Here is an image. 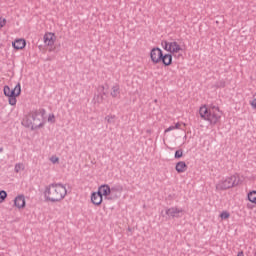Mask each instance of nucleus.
Masks as SVG:
<instances>
[{
    "label": "nucleus",
    "mask_w": 256,
    "mask_h": 256,
    "mask_svg": "<svg viewBox=\"0 0 256 256\" xmlns=\"http://www.w3.org/2000/svg\"><path fill=\"white\" fill-rule=\"evenodd\" d=\"M67 197V188L61 183H51L45 187L44 198L50 203H59Z\"/></svg>",
    "instance_id": "f257e3e1"
},
{
    "label": "nucleus",
    "mask_w": 256,
    "mask_h": 256,
    "mask_svg": "<svg viewBox=\"0 0 256 256\" xmlns=\"http://www.w3.org/2000/svg\"><path fill=\"white\" fill-rule=\"evenodd\" d=\"M201 119L204 121H209L210 125H217L219 121H221V115L223 113L219 110V107L213 106L211 108H207V106H202L199 109Z\"/></svg>",
    "instance_id": "f03ea898"
},
{
    "label": "nucleus",
    "mask_w": 256,
    "mask_h": 256,
    "mask_svg": "<svg viewBox=\"0 0 256 256\" xmlns=\"http://www.w3.org/2000/svg\"><path fill=\"white\" fill-rule=\"evenodd\" d=\"M3 91H4L5 97H8L9 105H12V106L17 105V97L21 95V84L18 83L12 90L8 85H6L4 86Z\"/></svg>",
    "instance_id": "7ed1b4c3"
},
{
    "label": "nucleus",
    "mask_w": 256,
    "mask_h": 256,
    "mask_svg": "<svg viewBox=\"0 0 256 256\" xmlns=\"http://www.w3.org/2000/svg\"><path fill=\"white\" fill-rule=\"evenodd\" d=\"M241 179H239V176L232 175L230 177H227L225 180H222L216 185V189L218 191H226V189H231L232 187H237L239 185Z\"/></svg>",
    "instance_id": "20e7f679"
},
{
    "label": "nucleus",
    "mask_w": 256,
    "mask_h": 256,
    "mask_svg": "<svg viewBox=\"0 0 256 256\" xmlns=\"http://www.w3.org/2000/svg\"><path fill=\"white\" fill-rule=\"evenodd\" d=\"M47 111L44 108H40L38 110H32L30 112V116H32V121L36 127V129H41L43 125H45V122L43 119L45 118V114Z\"/></svg>",
    "instance_id": "39448f33"
},
{
    "label": "nucleus",
    "mask_w": 256,
    "mask_h": 256,
    "mask_svg": "<svg viewBox=\"0 0 256 256\" xmlns=\"http://www.w3.org/2000/svg\"><path fill=\"white\" fill-rule=\"evenodd\" d=\"M150 57L153 63H161V60L163 59V50L159 47L153 48L150 52Z\"/></svg>",
    "instance_id": "423d86ee"
},
{
    "label": "nucleus",
    "mask_w": 256,
    "mask_h": 256,
    "mask_svg": "<svg viewBox=\"0 0 256 256\" xmlns=\"http://www.w3.org/2000/svg\"><path fill=\"white\" fill-rule=\"evenodd\" d=\"M22 125L27 129H31L32 131H35V129H37L35 123L33 122V116H31V114H28L23 118Z\"/></svg>",
    "instance_id": "0eeeda50"
},
{
    "label": "nucleus",
    "mask_w": 256,
    "mask_h": 256,
    "mask_svg": "<svg viewBox=\"0 0 256 256\" xmlns=\"http://www.w3.org/2000/svg\"><path fill=\"white\" fill-rule=\"evenodd\" d=\"M101 197H107L108 199H111V197H109V195H111V187L109 186V184H102L97 191Z\"/></svg>",
    "instance_id": "6e6552de"
},
{
    "label": "nucleus",
    "mask_w": 256,
    "mask_h": 256,
    "mask_svg": "<svg viewBox=\"0 0 256 256\" xmlns=\"http://www.w3.org/2000/svg\"><path fill=\"white\" fill-rule=\"evenodd\" d=\"M179 213H183V208L171 207L166 209V215H168V217H172L173 219H175V217H181L179 216Z\"/></svg>",
    "instance_id": "1a4fd4ad"
},
{
    "label": "nucleus",
    "mask_w": 256,
    "mask_h": 256,
    "mask_svg": "<svg viewBox=\"0 0 256 256\" xmlns=\"http://www.w3.org/2000/svg\"><path fill=\"white\" fill-rule=\"evenodd\" d=\"M44 43L45 45H48V47H53V45H55V34L46 33L44 35Z\"/></svg>",
    "instance_id": "9d476101"
},
{
    "label": "nucleus",
    "mask_w": 256,
    "mask_h": 256,
    "mask_svg": "<svg viewBox=\"0 0 256 256\" xmlns=\"http://www.w3.org/2000/svg\"><path fill=\"white\" fill-rule=\"evenodd\" d=\"M26 45H27V42L25 41V39H16L14 42H12V47L16 49V51L25 49Z\"/></svg>",
    "instance_id": "9b49d317"
},
{
    "label": "nucleus",
    "mask_w": 256,
    "mask_h": 256,
    "mask_svg": "<svg viewBox=\"0 0 256 256\" xmlns=\"http://www.w3.org/2000/svg\"><path fill=\"white\" fill-rule=\"evenodd\" d=\"M91 201L93 205L99 206L101 203H103V196H101V194L98 192H93L91 194Z\"/></svg>",
    "instance_id": "f8f14e48"
},
{
    "label": "nucleus",
    "mask_w": 256,
    "mask_h": 256,
    "mask_svg": "<svg viewBox=\"0 0 256 256\" xmlns=\"http://www.w3.org/2000/svg\"><path fill=\"white\" fill-rule=\"evenodd\" d=\"M14 205L18 209H23L25 208V196L24 195H19L14 199Z\"/></svg>",
    "instance_id": "ddd939ff"
},
{
    "label": "nucleus",
    "mask_w": 256,
    "mask_h": 256,
    "mask_svg": "<svg viewBox=\"0 0 256 256\" xmlns=\"http://www.w3.org/2000/svg\"><path fill=\"white\" fill-rule=\"evenodd\" d=\"M111 89L112 91L110 92V95L113 97V99L121 97V86H119V84H115Z\"/></svg>",
    "instance_id": "4468645a"
},
{
    "label": "nucleus",
    "mask_w": 256,
    "mask_h": 256,
    "mask_svg": "<svg viewBox=\"0 0 256 256\" xmlns=\"http://www.w3.org/2000/svg\"><path fill=\"white\" fill-rule=\"evenodd\" d=\"M187 169L188 166L187 163H185V161H180L176 163L175 170L177 171V173H185Z\"/></svg>",
    "instance_id": "2eb2a0df"
},
{
    "label": "nucleus",
    "mask_w": 256,
    "mask_h": 256,
    "mask_svg": "<svg viewBox=\"0 0 256 256\" xmlns=\"http://www.w3.org/2000/svg\"><path fill=\"white\" fill-rule=\"evenodd\" d=\"M161 62L163 63V65H165V67H169V65H171V63H173V55L163 54Z\"/></svg>",
    "instance_id": "dca6fc26"
},
{
    "label": "nucleus",
    "mask_w": 256,
    "mask_h": 256,
    "mask_svg": "<svg viewBox=\"0 0 256 256\" xmlns=\"http://www.w3.org/2000/svg\"><path fill=\"white\" fill-rule=\"evenodd\" d=\"M170 53H179V51H181V46L179 45V43L177 42H170Z\"/></svg>",
    "instance_id": "f3484780"
},
{
    "label": "nucleus",
    "mask_w": 256,
    "mask_h": 256,
    "mask_svg": "<svg viewBox=\"0 0 256 256\" xmlns=\"http://www.w3.org/2000/svg\"><path fill=\"white\" fill-rule=\"evenodd\" d=\"M111 193H123V185L116 184L110 188Z\"/></svg>",
    "instance_id": "a211bd4d"
},
{
    "label": "nucleus",
    "mask_w": 256,
    "mask_h": 256,
    "mask_svg": "<svg viewBox=\"0 0 256 256\" xmlns=\"http://www.w3.org/2000/svg\"><path fill=\"white\" fill-rule=\"evenodd\" d=\"M248 201H250V203H254L256 205V191L255 190L248 193Z\"/></svg>",
    "instance_id": "6ab92c4d"
},
{
    "label": "nucleus",
    "mask_w": 256,
    "mask_h": 256,
    "mask_svg": "<svg viewBox=\"0 0 256 256\" xmlns=\"http://www.w3.org/2000/svg\"><path fill=\"white\" fill-rule=\"evenodd\" d=\"M115 119H116L115 115H108L105 117V121H107L109 125H115Z\"/></svg>",
    "instance_id": "aec40b11"
},
{
    "label": "nucleus",
    "mask_w": 256,
    "mask_h": 256,
    "mask_svg": "<svg viewBox=\"0 0 256 256\" xmlns=\"http://www.w3.org/2000/svg\"><path fill=\"white\" fill-rule=\"evenodd\" d=\"M104 96L105 95H103V94H98V95L94 96V101H96V103L101 104V103H103V101H105Z\"/></svg>",
    "instance_id": "412c9836"
},
{
    "label": "nucleus",
    "mask_w": 256,
    "mask_h": 256,
    "mask_svg": "<svg viewBox=\"0 0 256 256\" xmlns=\"http://www.w3.org/2000/svg\"><path fill=\"white\" fill-rule=\"evenodd\" d=\"M23 169H25V167L23 166V163L15 164V168H14L15 173H20L21 171H23Z\"/></svg>",
    "instance_id": "4be33fe9"
},
{
    "label": "nucleus",
    "mask_w": 256,
    "mask_h": 256,
    "mask_svg": "<svg viewBox=\"0 0 256 256\" xmlns=\"http://www.w3.org/2000/svg\"><path fill=\"white\" fill-rule=\"evenodd\" d=\"M171 45V42H167L166 40L162 41V47L165 51H168L169 53H171V49H169Z\"/></svg>",
    "instance_id": "5701e85b"
},
{
    "label": "nucleus",
    "mask_w": 256,
    "mask_h": 256,
    "mask_svg": "<svg viewBox=\"0 0 256 256\" xmlns=\"http://www.w3.org/2000/svg\"><path fill=\"white\" fill-rule=\"evenodd\" d=\"M7 199V192L5 190L0 191V203H3Z\"/></svg>",
    "instance_id": "b1692460"
},
{
    "label": "nucleus",
    "mask_w": 256,
    "mask_h": 256,
    "mask_svg": "<svg viewBox=\"0 0 256 256\" xmlns=\"http://www.w3.org/2000/svg\"><path fill=\"white\" fill-rule=\"evenodd\" d=\"M174 157L175 159H181V157H183V149L176 150Z\"/></svg>",
    "instance_id": "393cba45"
},
{
    "label": "nucleus",
    "mask_w": 256,
    "mask_h": 256,
    "mask_svg": "<svg viewBox=\"0 0 256 256\" xmlns=\"http://www.w3.org/2000/svg\"><path fill=\"white\" fill-rule=\"evenodd\" d=\"M221 219H229V217H231V214H229V212L224 211L220 214Z\"/></svg>",
    "instance_id": "a878e982"
},
{
    "label": "nucleus",
    "mask_w": 256,
    "mask_h": 256,
    "mask_svg": "<svg viewBox=\"0 0 256 256\" xmlns=\"http://www.w3.org/2000/svg\"><path fill=\"white\" fill-rule=\"evenodd\" d=\"M7 24V20L5 18L0 17V29H3V26Z\"/></svg>",
    "instance_id": "bb28decb"
},
{
    "label": "nucleus",
    "mask_w": 256,
    "mask_h": 256,
    "mask_svg": "<svg viewBox=\"0 0 256 256\" xmlns=\"http://www.w3.org/2000/svg\"><path fill=\"white\" fill-rule=\"evenodd\" d=\"M216 87H218V88L225 87V81L224 80H220L219 82L216 83Z\"/></svg>",
    "instance_id": "cd10ccee"
},
{
    "label": "nucleus",
    "mask_w": 256,
    "mask_h": 256,
    "mask_svg": "<svg viewBox=\"0 0 256 256\" xmlns=\"http://www.w3.org/2000/svg\"><path fill=\"white\" fill-rule=\"evenodd\" d=\"M98 91H100V93L103 95H107V92H105V86L103 85L98 86Z\"/></svg>",
    "instance_id": "c85d7f7f"
},
{
    "label": "nucleus",
    "mask_w": 256,
    "mask_h": 256,
    "mask_svg": "<svg viewBox=\"0 0 256 256\" xmlns=\"http://www.w3.org/2000/svg\"><path fill=\"white\" fill-rule=\"evenodd\" d=\"M48 121L50 123H55V115L54 114H49L48 116Z\"/></svg>",
    "instance_id": "c756f323"
},
{
    "label": "nucleus",
    "mask_w": 256,
    "mask_h": 256,
    "mask_svg": "<svg viewBox=\"0 0 256 256\" xmlns=\"http://www.w3.org/2000/svg\"><path fill=\"white\" fill-rule=\"evenodd\" d=\"M250 105L252 109H256V98H254L252 101H250Z\"/></svg>",
    "instance_id": "7c9ffc66"
},
{
    "label": "nucleus",
    "mask_w": 256,
    "mask_h": 256,
    "mask_svg": "<svg viewBox=\"0 0 256 256\" xmlns=\"http://www.w3.org/2000/svg\"><path fill=\"white\" fill-rule=\"evenodd\" d=\"M175 129V126H170L165 130V133H169V131H173Z\"/></svg>",
    "instance_id": "2f4dec72"
},
{
    "label": "nucleus",
    "mask_w": 256,
    "mask_h": 256,
    "mask_svg": "<svg viewBox=\"0 0 256 256\" xmlns=\"http://www.w3.org/2000/svg\"><path fill=\"white\" fill-rule=\"evenodd\" d=\"M179 127H181V124H179V123H176V124L174 125V129H179Z\"/></svg>",
    "instance_id": "473e14b6"
},
{
    "label": "nucleus",
    "mask_w": 256,
    "mask_h": 256,
    "mask_svg": "<svg viewBox=\"0 0 256 256\" xmlns=\"http://www.w3.org/2000/svg\"><path fill=\"white\" fill-rule=\"evenodd\" d=\"M57 161H59V158L52 159V163H57Z\"/></svg>",
    "instance_id": "72a5a7b5"
},
{
    "label": "nucleus",
    "mask_w": 256,
    "mask_h": 256,
    "mask_svg": "<svg viewBox=\"0 0 256 256\" xmlns=\"http://www.w3.org/2000/svg\"><path fill=\"white\" fill-rule=\"evenodd\" d=\"M237 256H244L243 252H238Z\"/></svg>",
    "instance_id": "f704fd0d"
}]
</instances>
